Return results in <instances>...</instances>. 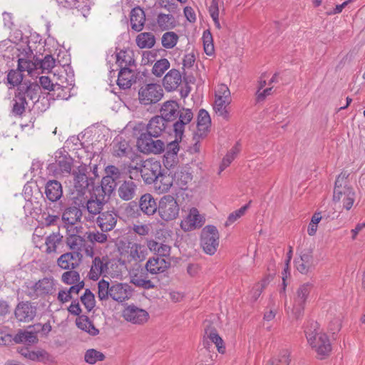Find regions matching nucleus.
I'll return each mask as SVG.
<instances>
[{
  "label": "nucleus",
  "mask_w": 365,
  "mask_h": 365,
  "mask_svg": "<svg viewBox=\"0 0 365 365\" xmlns=\"http://www.w3.org/2000/svg\"><path fill=\"white\" fill-rule=\"evenodd\" d=\"M160 116L173 128L175 137L182 139L185 126L191 122L193 113L190 109H180L175 101H168L162 105Z\"/></svg>",
  "instance_id": "f257e3e1"
},
{
  "label": "nucleus",
  "mask_w": 365,
  "mask_h": 365,
  "mask_svg": "<svg viewBox=\"0 0 365 365\" xmlns=\"http://www.w3.org/2000/svg\"><path fill=\"white\" fill-rule=\"evenodd\" d=\"M98 297L99 300H107L110 297L115 302H123L133 295V289L127 283L109 282L102 279L98 283Z\"/></svg>",
  "instance_id": "f03ea898"
},
{
  "label": "nucleus",
  "mask_w": 365,
  "mask_h": 365,
  "mask_svg": "<svg viewBox=\"0 0 365 365\" xmlns=\"http://www.w3.org/2000/svg\"><path fill=\"white\" fill-rule=\"evenodd\" d=\"M349 175L346 172H342L338 175L333 193L334 202H341L343 207L347 210L351 208L355 200V192L348 180Z\"/></svg>",
  "instance_id": "7ed1b4c3"
},
{
  "label": "nucleus",
  "mask_w": 365,
  "mask_h": 365,
  "mask_svg": "<svg viewBox=\"0 0 365 365\" xmlns=\"http://www.w3.org/2000/svg\"><path fill=\"white\" fill-rule=\"evenodd\" d=\"M179 212L180 206L173 195H164L159 200L158 213L163 220L170 222L175 220L179 215Z\"/></svg>",
  "instance_id": "20e7f679"
},
{
  "label": "nucleus",
  "mask_w": 365,
  "mask_h": 365,
  "mask_svg": "<svg viewBox=\"0 0 365 365\" xmlns=\"http://www.w3.org/2000/svg\"><path fill=\"white\" fill-rule=\"evenodd\" d=\"M163 96V90L160 84L147 83L138 91V100L140 104L150 106L160 101Z\"/></svg>",
  "instance_id": "39448f33"
},
{
  "label": "nucleus",
  "mask_w": 365,
  "mask_h": 365,
  "mask_svg": "<svg viewBox=\"0 0 365 365\" xmlns=\"http://www.w3.org/2000/svg\"><path fill=\"white\" fill-rule=\"evenodd\" d=\"M219 232L215 226H205L202 230L200 239L203 251L207 255H214L219 246Z\"/></svg>",
  "instance_id": "423d86ee"
},
{
  "label": "nucleus",
  "mask_w": 365,
  "mask_h": 365,
  "mask_svg": "<svg viewBox=\"0 0 365 365\" xmlns=\"http://www.w3.org/2000/svg\"><path fill=\"white\" fill-rule=\"evenodd\" d=\"M107 202V199L102 196V193L94 192L89 199H85L83 201L80 200L78 205L86 208L88 212L87 220L94 222L96 217L102 212L103 206Z\"/></svg>",
  "instance_id": "0eeeda50"
},
{
  "label": "nucleus",
  "mask_w": 365,
  "mask_h": 365,
  "mask_svg": "<svg viewBox=\"0 0 365 365\" xmlns=\"http://www.w3.org/2000/svg\"><path fill=\"white\" fill-rule=\"evenodd\" d=\"M313 284L309 282L304 283L297 289L296 295L293 299L292 312L296 319L300 317L304 312V306Z\"/></svg>",
  "instance_id": "6e6552de"
},
{
  "label": "nucleus",
  "mask_w": 365,
  "mask_h": 365,
  "mask_svg": "<svg viewBox=\"0 0 365 365\" xmlns=\"http://www.w3.org/2000/svg\"><path fill=\"white\" fill-rule=\"evenodd\" d=\"M312 334H309L308 343L317 353L319 358L322 359L329 356L331 351V345L327 335L322 333L314 338Z\"/></svg>",
  "instance_id": "1a4fd4ad"
},
{
  "label": "nucleus",
  "mask_w": 365,
  "mask_h": 365,
  "mask_svg": "<svg viewBox=\"0 0 365 365\" xmlns=\"http://www.w3.org/2000/svg\"><path fill=\"white\" fill-rule=\"evenodd\" d=\"M149 135H140L137 145L140 150L146 153L160 154L165 151V143L161 140H153Z\"/></svg>",
  "instance_id": "9d476101"
},
{
  "label": "nucleus",
  "mask_w": 365,
  "mask_h": 365,
  "mask_svg": "<svg viewBox=\"0 0 365 365\" xmlns=\"http://www.w3.org/2000/svg\"><path fill=\"white\" fill-rule=\"evenodd\" d=\"M162 170L158 161L145 160L140 170L141 177L145 184H154Z\"/></svg>",
  "instance_id": "9b49d317"
},
{
  "label": "nucleus",
  "mask_w": 365,
  "mask_h": 365,
  "mask_svg": "<svg viewBox=\"0 0 365 365\" xmlns=\"http://www.w3.org/2000/svg\"><path fill=\"white\" fill-rule=\"evenodd\" d=\"M39 91L40 86L37 83L24 81L17 87L15 93L25 101H31L32 103H35L38 100Z\"/></svg>",
  "instance_id": "f8f14e48"
},
{
  "label": "nucleus",
  "mask_w": 365,
  "mask_h": 365,
  "mask_svg": "<svg viewBox=\"0 0 365 365\" xmlns=\"http://www.w3.org/2000/svg\"><path fill=\"white\" fill-rule=\"evenodd\" d=\"M294 264L297 269L302 274H305L311 272L316 265L312 250H303L300 253L299 258L295 259Z\"/></svg>",
  "instance_id": "ddd939ff"
},
{
  "label": "nucleus",
  "mask_w": 365,
  "mask_h": 365,
  "mask_svg": "<svg viewBox=\"0 0 365 365\" xmlns=\"http://www.w3.org/2000/svg\"><path fill=\"white\" fill-rule=\"evenodd\" d=\"M118 214L113 210H107L100 213L94 221L101 231L110 232L114 229L118 220Z\"/></svg>",
  "instance_id": "4468645a"
},
{
  "label": "nucleus",
  "mask_w": 365,
  "mask_h": 365,
  "mask_svg": "<svg viewBox=\"0 0 365 365\" xmlns=\"http://www.w3.org/2000/svg\"><path fill=\"white\" fill-rule=\"evenodd\" d=\"M36 314V307L29 302H21L16 307L14 315L21 322L32 321Z\"/></svg>",
  "instance_id": "2eb2a0df"
},
{
  "label": "nucleus",
  "mask_w": 365,
  "mask_h": 365,
  "mask_svg": "<svg viewBox=\"0 0 365 365\" xmlns=\"http://www.w3.org/2000/svg\"><path fill=\"white\" fill-rule=\"evenodd\" d=\"M44 193L49 204H63L61 198L63 196V188L60 182L56 180H48L45 185Z\"/></svg>",
  "instance_id": "dca6fc26"
},
{
  "label": "nucleus",
  "mask_w": 365,
  "mask_h": 365,
  "mask_svg": "<svg viewBox=\"0 0 365 365\" xmlns=\"http://www.w3.org/2000/svg\"><path fill=\"white\" fill-rule=\"evenodd\" d=\"M81 259V252L73 251L61 255L57 259V264L63 269L74 270L80 265Z\"/></svg>",
  "instance_id": "f3484780"
},
{
  "label": "nucleus",
  "mask_w": 365,
  "mask_h": 365,
  "mask_svg": "<svg viewBox=\"0 0 365 365\" xmlns=\"http://www.w3.org/2000/svg\"><path fill=\"white\" fill-rule=\"evenodd\" d=\"M171 128L162 117L160 115H155L149 120L146 125V133L141 135H149L153 138L160 137L167 128Z\"/></svg>",
  "instance_id": "a211bd4d"
},
{
  "label": "nucleus",
  "mask_w": 365,
  "mask_h": 365,
  "mask_svg": "<svg viewBox=\"0 0 365 365\" xmlns=\"http://www.w3.org/2000/svg\"><path fill=\"white\" fill-rule=\"evenodd\" d=\"M123 316L126 321L135 324H142L146 322L149 317L147 311L131 305L124 309Z\"/></svg>",
  "instance_id": "6ab92c4d"
},
{
  "label": "nucleus",
  "mask_w": 365,
  "mask_h": 365,
  "mask_svg": "<svg viewBox=\"0 0 365 365\" xmlns=\"http://www.w3.org/2000/svg\"><path fill=\"white\" fill-rule=\"evenodd\" d=\"M61 214V220L65 225L67 226V229L69 226H73L77 222H79L82 217L81 210L76 206H70L64 208L63 205V211Z\"/></svg>",
  "instance_id": "aec40b11"
},
{
  "label": "nucleus",
  "mask_w": 365,
  "mask_h": 365,
  "mask_svg": "<svg viewBox=\"0 0 365 365\" xmlns=\"http://www.w3.org/2000/svg\"><path fill=\"white\" fill-rule=\"evenodd\" d=\"M135 83V71L131 67H122L118 73L117 84L121 89H127Z\"/></svg>",
  "instance_id": "412c9836"
},
{
  "label": "nucleus",
  "mask_w": 365,
  "mask_h": 365,
  "mask_svg": "<svg viewBox=\"0 0 365 365\" xmlns=\"http://www.w3.org/2000/svg\"><path fill=\"white\" fill-rule=\"evenodd\" d=\"M74 188L78 196H83L90 186L93 185V178H89L83 173H73Z\"/></svg>",
  "instance_id": "4be33fe9"
},
{
  "label": "nucleus",
  "mask_w": 365,
  "mask_h": 365,
  "mask_svg": "<svg viewBox=\"0 0 365 365\" xmlns=\"http://www.w3.org/2000/svg\"><path fill=\"white\" fill-rule=\"evenodd\" d=\"M182 81L181 73L175 68L170 70L164 76L163 84L167 91L176 90Z\"/></svg>",
  "instance_id": "5701e85b"
},
{
  "label": "nucleus",
  "mask_w": 365,
  "mask_h": 365,
  "mask_svg": "<svg viewBox=\"0 0 365 365\" xmlns=\"http://www.w3.org/2000/svg\"><path fill=\"white\" fill-rule=\"evenodd\" d=\"M47 212H43V217L46 226L55 225L60 220V215L63 211V204H48L46 207Z\"/></svg>",
  "instance_id": "b1692460"
},
{
  "label": "nucleus",
  "mask_w": 365,
  "mask_h": 365,
  "mask_svg": "<svg viewBox=\"0 0 365 365\" xmlns=\"http://www.w3.org/2000/svg\"><path fill=\"white\" fill-rule=\"evenodd\" d=\"M170 265V263L163 257L150 258L146 264L145 269L150 274H158L164 272Z\"/></svg>",
  "instance_id": "393cba45"
},
{
  "label": "nucleus",
  "mask_w": 365,
  "mask_h": 365,
  "mask_svg": "<svg viewBox=\"0 0 365 365\" xmlns=\"http://www.w3.org/2000/svg\"><path fill=\"white\" fill-rule=\"evenodd\" d=\"M108 259L107 257H96L92 262V265L89 272V278L93 280H97L101 274L108 270Z\"/></svg>",
  "instance_id": "a878e982"
},
{
  "label": "nucleus",
  "mask_w": 365,
  "mask_h": 365,
  "mask_svg": "<svg viewBox=\"0 0 365 365\" xmlns=\"http://www.w3.org/2000/svg\"><path fill=\"white\" fill-rule=\"evenodd\" d=\"M202 225L203 222L197 209L192 207L190 210L186 218L182 221L181 227L184 230H192L196 227H202Z\"/></svg>",
  "instance_id": "bb28decb"
},
{
  "label": "nucleus",
  "mask_w": 365,
  "mask_h": 365,
  "mask_svg": "<svg viewBox=\"0 0 365 365\" xmlns=\"http://www.w3.org/2000/svg\"><path fill=\"white\" fill-rule=\"evenodd\" d=\"M128 142L122 136L115 138L112 145V155L116 158L128 157L131 152Z\"/></svg>",
  "instance_id": "cd10ccee"
},
{
  "label": "nucleus",
  "mask_w": 365,
  "mask_h": 365,
  "mask_svg": "<svg viewBox=\"0 0 365 365\" xmlns=\"http://www.w3.org/2000/svg\"><path fill=\"white\" fill-rule=\"evenodd\" d=\"M211 125V118L207 110L200 109L198 112L196 135L200 138L207 135Z\"/></svg>",
  "instance_id": "c85d7f7f"
},
{
  "label": "nucleus",
  "mask_w": 365,
  "mask_h": 365,
  "mask_svg": "<svg viewBox=\"0 0 365 365\" xmlns=\"http://www.w3.org/2000/svg\"><path fill=\"white\" fill-rule=\"evenodd\" d=\"M138 186L132 180L123 181L118 189V194L120 199L125 201L132 200L136 194Z\"/></svg>",
  "instance_id": "c756f323"
},
{
  "label": "nucleus",
  "mask_w": 365,
  "mask_h": 365,
  "mask_svg": "<svg viewBox=\"0 0 365 365\" xmlns=\"http://www.w3.org/2000/svg\"><path fill=\"white\" fill-rule=\"evenodd\" d=\"M175 181V177H173L171 172H162L158 175V179L154 183L155 188L159 191V192H168Z\"/></svg>",
  "instance_id": "7c9ffc66"
},
{
  "label": "nucleus",
  "mask_w": 365,
  "mask_h": 365,
  "mask_svg": "<svg viewBox=\"0 0 365 365\" xmlns=\"http://www.w3.org/2000/svg\"><path fill=\"white\" fill-rule=\"evenodd\" d=\"M13 341L16 344L32 345L36 344L38 339L36 331L19 329L14 336Z\"/></svg>",
  "instance_id": "2f4dec72"
},
{
  "label": "nucleus",
  "mask_w": 365,
  "mask_h": 365,
  "mask_svg": "<svg viewBox=\"0 0 365 365\" xmlns=\"http://www.w3.org/2000/svg\"><path fill=\"white\" fill-rule=\"evenodd\" d=\"M130 26L135 31L139 32L143 30L145 21L144 11L140 7H135L130 12Z\"/></svg>",
  "instance_id": "473e14b6"
},
{
  "label": "nucleus",
  "mask_w": 365,
  "mask_h": 365,
  "mask_svg": "<svg viewBox=\"0 0 365 365\" xmlns=\"http://www.w3.org/2000/svg\"><path fill=\"white\" fill-rule=\"evenodd\" d=\"M140 210L147 215H153L158 211V205L152 195L149 193L141 196L139 202Z\"/></svg>",
  "instance_id": "72a5a7b5"
},
{
  "label": "nucleus",
  "mask_w": 365,
  "mask_h": 365,
  "mask_svg": "<svg viewBox=\"0 0 365 365\" xmlns=\"http://www.w3.org/2000/svg\"><path fill=\"white\" fill-rule=\"evenodd\" d=\"M54 289L53 280L47 277L38 280L34 285V290L37 296L51 294Z\"/></svg>",
  "instance_id": "f704fd0d"
},
{
  "label": "nucleus",
  "mask_w": 365,
  "mask_h": 365,
  "mask_svg": "<svg viewBox=\"0 0 365 365\" xmlns=\"http://www.w3.org/2000/svg\"><path fill=\"white\" fill-rule=\"evenodd\" d=\"M115 187L116 181L110 177H103L101 180V187H96L94 192L102 193V196L108 200Z\"/></svg>",
  "instance_id": "c9c22d12"
},
{
  "label": "nucleus",
  "mask_w": 365,
  "mask_h": 365,
  "mask_svg": "<svg viewBox=\"0 0 365 365\" xmlns=\"http://www.w3.org/2000/svg\"><path fill=\"white\" fill-rule=\"evenodd\" d=\"M76 326L81 330L87 332L91 336H96L99 334V330L95 327L93 322L86 315L79 316L76 320Z\"/></svg>",
  "instance_id": "e433bc0d"
},
{
  "label": "nucleus",
  "mask_w": 365,
  "mask_h": 365,
  "mask_svg": "<svg viewBox=\"0 0 365 365\" xmlns=\"http://www.w3.org/2000/svg\"><path fill=\"white\" fill-rule=\"evenodd\" d=\"M205 335L212 344L215 345L219 353L223 354L225 351V346L222 338L219 336L215 329L211 327L205 328Z\"/></svg>",
  "instance_id": "4c0bfd02"
},
{
  "label": "nucleus",
  "mask_w": 365,
  "mask_h": 365,
  "mask_svg": "<svg viewBox=\"0 0 365 365\" xmlns=\"http://www.w3.org/2000/svg\"><path fill=\"white\" fill-rule=\"evenodd\" d=\"M135 41L140 48H150L155 43V38L152 33L144 32L137 36Z\"/></svg>",
  "instance_id": "58836bf2"
},
{
  "label": "nucleus",
  "mask_w": 365,
  "mask_h": 365,
  "mask_svg": "<svg viewBox=\"0 0 365 365\" xmlns=\"http://www.w3.org/2000/svg\"><path fill=\"white\" fill-rule=\"evenodd\" d=\"M173 175L175 177L174 183L182 190L186 189L187 184L192 180L191 174L185 169L178 170Z\"/></svg>",
  "instance_id": "ea45409f"
},
{
  "label": "nucleus",
  "mask_w": 365,
  "mask_h": 365,
  "mask_svg": "<svg viewBox=\"0 0 365 365\" xmlns=\"http://www.w3.org/2000/svg\"><path fill=\"white\" fill-rule=\"evenodd\" d=\"M148 247L150 251L158 255L159 257L168 256L170 252V247L168 245L158 242L155 240H150Z\"/></svg>",
  "instance_id": "a19ab883"
},
{
  "label": "nucleus",
  "mask_w": 365,
  "mask_h": 365,
  "mask_svg": "<svg viewBox=\"0 0 365 365\" xmlns=\"http://www.w3.org/2000/svg\"><path fill=\"white\" fill-rule=\"evenodd\" d=\"M231 103V98L224 99L221 98H215L214 110L215 113L222 116L224 119H228L229 112L227 106Z\"/></svg>",
  "instance_id": "79ce46f5"
},
{
  "label": "nucleus",
  "mask_w": 365,
  "mask_h": 365,
  "mask_svg": "<svg viewBox=\"0 0 365 365\" xmlns=\"http://www.w3.org/2000/svg\"><path fill=\"white\" fill-rule=\"evenodd\" d=\"M135 60L133 59L131 53L126 50H120L116 53V63L120 67H131L134 64Z\"/></svg>",
  "instance_id": "37998d69"
},
{
  "label": "nucleus",
  "mask_w": 365,
  "mask_h": 365,
  "mask_svg": "<svg viewBox=\"0 0 365 365\" xmlns=\"http://www.w3.org/2000/svg\"><path fill=\"white\" fill-rule=\"evenodd\" d=\"M108 232H100L98 230H92L86 232V237L88 242L92 244H103L107 242L109 237Z\"/></svg>",
  "instance_id": "c03bdc74"
},
{
  "label": "nucleus",
  "mask_w": 365,
  "mask_h": 365,
  "mask_svg": "<svg viewBox=\"0 0 365 365\" xmlns=\"http://www.w3.org/2000/svg\"><path fill=\"white\" fill-rule=\"evenodd\" d=\"M129 257L134 261H142L145 257V247L138 243H133L130 246Z\"/></svg>",
  "instance_id": "a18cd8bd"
},
{
  "label": "nucleus",
  "mask_w": 365,
  "mask_h": 365,
  "mask_svg": "<svg viewBox=\"0 0 365 365\" xmlns=\"http://www.w3.org/2000/svg\"><path fill=\"white\" fill-rule=\"evenodd\" d=\"M14 103L12 106V114L14 116H21L26 110V107L28 106V101H25L15 93L14 98L13 99Z\"/></svg>",
  "instance_id": "49530a36"
},
{
  "label": "nucleus",
  "mask_w": 365,
  "mask_h": 365,
  "mask_svg": "<svg viewBox=\"0 0 365 365\" xmlns=\"http://www.w3.org/2000/svg\"><path fill=\"white\" fill-rule=\"evenodd\" d=\"M290 361L289 351L283 349L277 356L268 361L266 365H289Z\"/></svg>",
  "instance_id": "de8ad7c7"
},
{
  "label": "nucleus",
  "mask_w": 365,
  "mask_h": 365,
  "mask_svg": "<svg viewBox=\"0 0 365 365\" xmlns=\"http://www.w3.org/2000/svg\"><path fill=\"white\" fill-rule=\"evenodd\" d=\"M63 236L58 233H52L46 239V252L49 254L56 251L57 245L61 242Z\"/></svg>",
  "instance_id": "09e8293b"
},
{
  "label": "nucleus",
  "mask_w": 365,
  "mask_h": 365,
  "mask_svg": "<svg viewBox=\"0 0 365 365\" xmlns=\"http://www.w3.org/2000/svg\"><path fill=\"white\" fill-rule=\"evenodd\" d=\"M157 23L161 30H168L175 26L174 17L172 14H159L157 18Z\"/></svg>",
  "instance_id": "8fccbe9b"
},
{
  "label": "nucleus",
  "mask_w": 365,
  "mask_h": 365,
  "mask_svg": "<svg viewBox=\"0 0 365 365\" xmlns=\"http://www.w3.org/2000/svg\"><path fill=\"white\" fill-rule=\"evenodd\" d=\"M170 63L167 58H161L157 61L152 68V73L157 77H161L170 68Z\"/></svg>",
  "instance_id": "3c124183"
},
{
  "label": "nucleus",
  "mask_w": 365,
  "mask_h": 365,
  "mask_svg": "<svg viewBox=\"0 0 365 365\" xmlns=\"http://www.w3.org/2000/svg\"><path fill=\"white\" fill-rule=\"evenodd\" d=\"M202 43L204 46L205 53L207 56H212L214 54L215 48L213 44V38L212 34L209 30H206L202 34Z\"/></svg>",
  "instance_id": "603ef678"
},
{
  "label": "nucleus",
  "mask_w": 365,
  "mask_h": 365,
  "mask_svg": "<svg viewBox=\"0 0 365 365\" xmlns=\"http://www.w3.org/2000/svg\"><path fill=\"white\" fill-rule=\"evenodd\" d=\"M131 282L135 286L145 289H153L155 287L151 280L148 279L143 274H135L131 279Z\"/></svg>",
  "instance_id": "864d4df0"
},
{
  "label": "nucleus",
  "mask_w": 365,
  "mask_h": 365,
  "mask_svg": "<svg viewBox=\"0 0 365 365\" xmlns=\"http://www.w3.org/2000/svg\"><path fill=\"white\" fill-rule=\"evenodd\" d=\"M105 359L104 354L94 349H88L86 351L84 359L86 363L94 364L97 361H103Z\"/></svg>",
  "instance_id": "5fc2aeb1"
},
{
  "label": "nucleus",
  "mask_w": 365,
  "mask_h": 365,
  "mask_svg": "<svg viewBox=\"0 0 365 365\" xmlns=\"http://www.w3.org/2000/svg\"><path fill=\"white\" fill-rule=\"evenodd\" d=\"M240 152V148H238V145H235L234 147L231 148V150L226 154V155L223 158L222 163L220 166V173L223 171L226 168H227L230 163L234 160L237 153Z\"/></svg>",
  "instance_id": "6e6d98bb"
},
{
  "label": "nucleus",
  "mask_w": 365,
  "mask_h": 365,
  "mask_svg": "<svg viewBox=\"0 0 365 365\" xmlns=\"http://www.w3.org/2000/svg\"><path fill=\"white\" fill-rule=\"evenodd\" d=\"M250 203L251 201H250L247 204L245 205L240 209L230 213L227 217V221L225 222V226L227 227L231 225L238 219H240L242 216H243L245 214L247 209L249 208Z\"/></svg>",
  "instance_id": "4d7b16f0"
},
{
  "label": "nucleus",
  "mask_w": 365,
  "mask_h": 365,
  "mask_svg": "<svg viewBox=\"0 0 365 365\" xmlns=\"http://www.w3.org/2000/svg\"><path fill=\"white\" fill-rule=\"evenodd\" d=\"M178 41V36L173 31L165 33L162 36V45L166 48H173Z\"/></svg>",
  "instance_id": "13d9d810"
},
{
  "label": "nucleus",
  "mask_w": 365,
  "mask_h": 365,
  "mask_svg": "<svg viewBox=\"0 0 365 365\" xmlns=\"http://www.w3.org/2000/svg\"><path fill=\"white\" fill-rule=\"evenodd\" d=\"M23 76L22 72L19 69H11L7 74L8 83L13 86H19L23 83Z\"/></svg>",
  "instance_id": "bf43d9fd"
},
{
  "label": "nucleus",
  "mask_w": 365,
  "mask_h": 365,
  "mask_svg": "<svg viewBox=\"0 0 365 365\" xmlns=\"http://www.w3.org/2000/svg\"><path fill=\"white\" fill-rule=\"evenodd\" d=\"M182 139L177 138L175 137V140L170 142L167 145V146H165V157L168 159L175 158L177 157V154L179 151V143L178 142L180 141Z\"/></svg>",
  "instance_id": "052dcab7"
},
{
  "label": "nucleus",
  "mask_w": 365,
  "mask_h": 365,
  "mask_svg": "<svg viewBox=\"0 0 365 365\" xmlns=\"http://www.w3.org/2000/svg\"><path fill=\"white\" fill-rule=\"evenodd\" d=\"M39 83L41 86L45 90L52 91L53 92L58 91V90L63 91V86L58 83H53L48 76H41L39 78Z\"/></svg>",
  "instance_id": "680f3d73"
},
{
  "label": "nucleus",
  "mask_w": 365,
  "mask_h": 365,
  "mask_svg": "<svg viewBox=\"0 0 365 365\" xmlns=\"http://www.w3.org/2000/svg\"><path fill=\"white\" fill-rule=\"evenodd\" d=\"M81 301L88 312L95 307V297L89 289L85 290L83 295L81 297Z\"/></svg>",
  "instance_id": "e2e57ef3"
},
{
  "label": "nucleus",
  "mask_w": 365,
  "mask_h": 365,
  "mask_svg": "<svg viewBox=\"0 0 365 365\" xmlns=\"http://www.w3.org/2000/svg\"><path fill=\"white\" fill-rule=\"evenodd\" d=\"M61 280L64 284H74L80 282V274L75 270H68L62 274Z\"/></svg>",
  "instance_id": "0e129e2a"
},
{
  "label": "nucleus",
  "mask_w": 365,
  "mask_h": 365,
  "mask_svg": "<svg viewBox=\"0 0 365 365\" xmlns=\"http://www.w3.org/2000/svg\"><path fill=\"white\" fill-rule=\"evenodd\" d=\"M37 65L43 71H47L48 72L51 71L53 68H54L56 64V60L51 55H46L41 60H36Z\"/></svg>",
  "instance_id": "69168bd1"
},
{
  "label": "nucleus",
  "mask_w": 365,
  "mask_h": 365,
  "mask_svg": "<svg viewBox=\"0 0 365 365\" xmlns=\"http://www.w3.org/2000/svg\"><path fill=\"white\" fill-rule=\"evenodd\" d=\"M60 170L64 173H70L72 168V159L69 157L63 156L61 159L56 160Z\"/></svg>",
  "instance_id": "338daca9"
},
{
  "label": "nucleus",
  "mask_w": 365,
  "mask_h": 365,
  "mask_svg": "<svg viewBox=\"0 0 365 365\" xmlns=\"http://www.w3.org/2000/svg\"><path fill=\"white\" fill-rule=\"evenodd\" d=\"M81 238L76 234H72L67 237L66 244L73 251H78L80 250V242Z\"/></svg>",
  "instance_id": "774afa93"
}]
</instances>
